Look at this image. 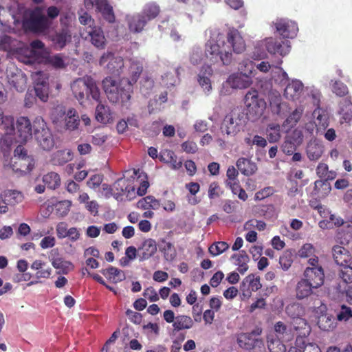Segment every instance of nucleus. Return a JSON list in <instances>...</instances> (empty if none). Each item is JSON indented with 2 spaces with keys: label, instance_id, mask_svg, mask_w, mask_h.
I'll use <instances>...</instances> for the list:
<instances>
[{
  "label": "nucleus",
  "instance_id": "obj_60",
  "mask_svg": "<svg viewBox=\"0 0 352 352\" xmlns=\"http://www.w3.org/2000/svg\"><path fill=\"white\" fill-rule=\"evenodd\" d=\"M48 62L55 68H63L65 66L64 60L60 54L50 56Z\"/></svg>",
  "mask_w": 352,
  "mask_h": 352
},
{
  "label": "nucleus",
  "instance_id": "obj_8",
  "mask_svg": "<svg viewBox=\"0 0 352 352\" xmlns=\"http://www.w3.org/2000/svg\"><path fill=\"white\" fill-rule=\"evenodd\" d=\"M244 102L248 111V115L256 120L260 118L266 108V102L256 89L248 91L244 98Z\"/></svg>",
  "mask_w": 352,
  "mask_h": 352
},
{
  "label": "nucleus",
  "instance_id": "obj_58",
  "mask_svg": "<svg viewBox=\"0 0 352 352\" xmlns=\"http://www.w3.org/2000/svg\"><path fill=\"white\" fill-rule=\"evenodd\" d=\"M275 192L274 189L271 187H265L262 190L258 191L255 194V199L256 200H263L274 194Z\"/></svg>",
  "mask_w": 352,
  "mask_h": 352
},
{
  "label": "nucleus",
  "instance_id": "obj_59",
  "mask_svg": "<svg viewBox=\"0 0 352 352\" xmlns=\"http://www.w3.org/2000/svg\"><path fill=\"white\" fill-rule=\"evenodd\" d=\"M231 258L235 260L234 264L236 265L245 264V263H248L250 261L248 255L244 250L240 252L239 254H234L231 256Z\"/></svg>",
  "mask_w": 352,
  "mask_h": 352
},
{
  "label": "nucleus",
  "instance_id": "obj_54",
  "mask_svg": "<svg viewBox=\"0 0 352 352\" xmlns=\"http://www.w3.org/2000/svg\"><path fill=\"white\" fill-rule=\"evenodd\" d=\"M71 203L69 201L65 200L58 202L56 206V212L60 216H65L69 211Z\"/></svg>",
  "mask_w": 352,
  "mask_h": 352
},
{
  "label": "nucleus",
  "instance_id": "obj_16",
  "mask_svg": "<svg viewBox=\"0 0 352 352\" xmlns=\"http://www.w3.org/2000/svg\"><path fill=\"white\" fill-rule=\"evenodd\" d=\"M275 26L284 39L294 38L298 31L297 23L289 20L279 19L276 22Z\"/></svg>",
  "mask_w": 352,
  "mask_h": 352
},
{
  "label": "nucleus",
  "instance_id": "obj_25",
  "mask_svg": "<svg viewBox=\"0 0 352 352\" xmlns=\"http://www.w3.org/2000/svg\"><path fill=\"white\" fill-rule=\"evenodd\" d=\"M72 34L68 28H62L59 32L52 36V41L58 50L63 49L66 43L71 40Z\"/></svg>",
  "mask_w": 352,
  "mask_h": 352
},
{
  "label": "nucleus",
  "instance_id": "obj_42",
  "mask_svg": "<svg viewBox=\"0 0 352 352\" xmlns=\"http://www.w3.org/2000/svg\"><path fill=\"white\" fill-rule=\"evenodd\" d=\"M160 249L167 261H172L176 256V250L174 245L172 243L166 241L164 239L161 241Z\"/></svg>",
  "mask_w": 352,
  "mask_h": 352
},
{
  "label": "nucleus",
  "instance_id": "obj_6",
  "mask_svg": "<svg viewBox=\"0 0 352 352\" xmlns=\"http://www.w3.org/2000/svg\"><path fill=\"white\" fill-rule=\"evenodd\" d=\"M34 138L39 146L45 151H50L55 142L50 129L42 117H36L33 122Z\"/></svg>",
  "mask_w": 352,
  "mask_h": 352
},
{
  "label": "nucleus",
  "instance_id": "obj_3",
  "mask_svg": "<svg viewBox=\"0 0 352 352\" xmlns=\"http://www.w3.org/2000/svg\"><path fill=\"white\" fill-rule=\"evenodd\" d=\"M70 88L73 96L82 106L92 100L100 102V89L96 80L90 76L76 78L71 83Z\"/></svg>",
  "mask_w": 352,
  "mask_h": 352
},
{
  "label": "nucleus",
  "instance_id": "obj_10",
  "mask_svg": "<svg viewBox=\"0 0 352 352\" xmlns=\"http://www.w3.org/2000/svg\"><path fill=\"white\" fill-rule=\"evenodd\" d=\"M243 115L236 111H231L223 120L221 131L228 136H235L243 125Z\"/></svg>",
  "mask_w": 352,
  "mask_h": 352
},
{
  "label": "nucleus",
  "instance_id": "obj_18",
  "mask_svg": "<svg viewBox=\"0 0 352 352\" xmlns=\"http://www.w3.org/2000/svg\"><path fill=\"white\" fill-rule=\"evenodd\" d=\"M335 263L340 267L352 263V256L349 251L340 245H335L332 249Z\"/></svg>",
  "mask_w": 352,
  "mask_h": 352
},
{
  "label": "nucleus",
  "instance_id": "obj_15",
  "mask_svg": "<svg viewBox=\"0 0 352 352\" xmlns=\"http://www.w3.org/2000/svg\"><path fill=\"white\" fill-rule=\"evenodd\" d=\"M60 116H64L63 127L66 131H74L78 129L80 119L78 111L74 108H69L67 111L60 109Z\"/></svg>",
  "mask_w": 352,
  "mask_h": 352
},
{
  "label": "nucleus",
  "instance_id": "obj_31",
  "mask_svg": "<svg viewBox=\"0 0 352 352\" xmlns=\"http://www.w3.org/2000/svg\"><path fill=\"white\" fill-rule=\"evenodd\" d=\"M313 117L316 119V125L318 127V131L324 130L329 126V116L326 110L317 107L313 111Z\"/></svg>",
  "mask_w": 352,
  "mask_h": 352
},
{
  "label": "nucleus",
  "instance_id": "obj_53",
  "mask_svg": "<svg viewBox=\"0 0 352 352\" xmlns=\"http://www.w3.org/2000/svg\"><path fill=\"white\" fill-rule=\"evenodd\" d=\"M34 90L36 96L41 99V101H46L48 98L49 85H42V84L34 86Z\"/></svg>",
  "mask_w": 352,
  "mask_h": 352
},
{
  "label": "nucleus",
  "instance_id": "obj_23",
  "mask_svg": "<svg viewBox=\"0 0 352 352\" xmlns=\"http://www.w3.org/2000/svg\"><path fill=\"white\" fill-rule=\"evenodd\" d=\"M159 157L161 162L170 164V168L174 170H178L182 166V162L178 160L177 155L171 150H162Z\"/></svg>",
  "mask_w": 352,
  "mask_h": 352
},
{
  "label": "nucleus",
  "instance_id": "obj_1",
  "mask_svg": "<svg viewBox=\"0 0 352 352\" xmlns=\"http://www.w3.org/2000/svg\"><path fill=\"white\" fill-rule=\"evenodd\" d=\"M226 45L222 42L221 46L214 40H209L205 45L204 65H212L221 62L223 65H229L232 61V50L236 54H240L245 50V43L238 30L230 28L227 33Z\"/></svg>",
  "mask_w": 352,
  "mask_h": 352
},
{
  "label": "nucleus",
  "instance_id": "obj_44",
  "mask_svg": "<svg viewBox=\"0 0 352 352\" xmlns=\"http://www.w3.org/2000/svg\"><path fill=\"white\" fill-rule=\"evenodd\" d=\"M1 197L8 206H13L21 200L22 195L16 190H10L5 191Z\"/></svg>",
  "mask_w": 352,
  "mask_h": 352
},
{
  "label": "nucleus",
  "instance_id": "obj_47",
  "mask_svg": "<svg viewBox=\"0 0 352 352\" xmlns=\"http://www.w3.org/2000/svg\"><path fill=\"white\" fill-rule=\"evenodd\" d=\"M96 118L101 123L107 122L109 120L108 108L103 104H98L96 109Z\"/></svg>",
  "mask_w": 352,
  "mask_h": 352
},
{
  "label": "nucleus",
  "instance_id": "obj_11",
  "mask_svg": "<svg viewBox=\"0 0 352 352\" xmlns=\"http://www.w3.org/2000/svg\"><path fill=\"white\" fill-rule=\"evenodd\" d=\"M100 66H105L109 74L119 76L124 67V60L111 52L104 53L99 60Z\"/></svg>",
  "mask_w": 352,
  "mask_h": 352
},
{
  "label": "nucleus",
  "instance_id": "obj_63",
  "mask_svg": "<svg viewBox=\"0 0 352 352\" xmlns=\"http://www.w3.org/2000/svg\"><path fill=\"white\" fill-rule=\"evenodd\" d=\"M182 148L188 153H195L198 149L197 144L189 140L182 144Z\"/></svg>",
  "mask_w": 352,
  "mask_h": 352
},
{
  "label": "nucleus",
  "instance_id": "obj_40",
  "mask_svg": "<svg viewBox=\"0 0 352 352\" xmlns=\"http://www.w3.org/2000/svg\"><path fill=\"white\" fill-rule=\"evenodd\" d=\"M339 114L345 121H349L352 118V103L349 98H345L339 102Z\"/></svg>",
  "mask_w": 352,
  "mask_h": 352
},
{
  "label": "nucleus",
  "instance_id": "obj_39",
  "mask_svg": "<svg viewBox=\"0 0 352 352\" xmlns=\"http://www.w3.org/2000/svg\"><path fill=\"white\" fill-rule=\"evenodd\" d=\"M97 8L102 12L103 16L109 22H113L115 16L111 6L107 3V0H98L96 2Z\"/></svg>",
  "mask_w": 352,
  "mask_h": 352
},
{
  "label": "nucleus",
  "instance_id": "obj_37",
  "mask_svg": "<svg viewBox=\"0 0 352 352\" xmlns=\"http://www.w3.org/2000/svg\"><path fill=\"white\" fill-rule=\"evenodd\" d=\"M160 206V201L153 196H146L137 203V207L142 210H157Z\"/></svg>",
  "mask_w": 352,
  "mask_h": 352
},
{
  "label": "nucleus",
  "instance_id": "obj_27",
  "mask_svg": "<svg viewBox=\"0 0 352 352\" xmlns=\"http://www.w3.org/2000/svg\"><path fill=\"white\" fill-rule=\"evenodd\" d=\"M238 170L244 175H252L257 170L256 163L252 162L250 159L240 157L236 163Z\"/></svg>",
  "mask_w": 352,
  "mask_h": 352
},
{
  "label": "nucleus",
  "instance_id": "obj_22",
  "mask_svg": "<svg viewBox=\"0 0 352 352\" xmlns=\"http://www.w3.org/2000/svg\"><path fill=\"white\" fill-rule=\"evenodd\" d=\"M303 89V84L298 80H293L288 82L285 90L284 96L289 100L298 99Z\"/></svg>",
  "mask_w": 352,
  "mask_h": 352
},
{
  "label": "nucleus",
  "instance_id": "obj_45",
  "mask_svg": "<svg viewBox=\"0 0 352 352\" xmlns=\"http://www.w3.org/2000/svg\"><path fill=\"white\" fill-rule=\"evenodd\" d=\"M248 287L252 292H256L261 288L262 285L260 283V278L255 277L251 274L246 276L242 282L243 287Z\"/></svg>",
  "mask_w": 352,
  "mask_h": 352
},
{
  "label": "nucleus",
  "instance_id": "obj_48",
  "mask_svg": "<svg viewBox=\"0 0 352 352\" xmlns=\"http://www.w3.org/2000/svg\"><path fill=\"white\" fill-rule=\"evenodd\" d=\"M280 127L278 124L270 125L267 129V138L270 142H277L280 138Z\"/></svg>",
  "mask_w": 352,
  "mask_h": 352
},
{
  "label": "nucleus",
  "instance_id": "obj_28",
  "mask_svg": "<svg viewBox=\"0 0 352 352\" xmlns=\"http://www.w3.org/2000/svg\"><path fill=\"white\" fill-rule=\"evenodd\" d=\"M87 31L90 36L91 43L98 48H104L106 44V39L102 30L100 28H89Z\"/></svg>",
  "mask_w": 352,
  "mask_h": 352
},
{
  "label": "nucleus",
  "instance_id": "obj_21",
  "mask_svg": "<svg viewBox=\"0 0 352 352\" xmlns=\"http://www.w3.org/2000/svg\"><path fill=\"white\" fill-rule=\"evenodd\" d=\"M318 288L315 287V285L302 278L296 284V297L298 300L307 298L314 294V290Z\"/></svg>",
  "mask_w": 352,
  "mask_h": 352
},
{
  "label": "nucleus",
  "instance_id": "obj_32",
  "mask_svg": "<svg viewBox=\"0 0 352 352\" xmlns=\"http://www.w3.org/2000/svg\"><path fill=\"white\" fill-rule=\"evenodd\" d=\"M306 152L310 160H318L323 153V146L316 140L311 141L307 146Z\"/></svg>",
  "mask_w": 352,
  "mask_h": 352
},
{
  "label": "nucleus",
  "instance_id": "obj_24",
  "mask_svg": "<svg viewBox=\"0 0 352 352\" xmlns=\"http://www.w3.org/2000/svg\"><path fill=\"white\" fill-rule=\"evenodd\" d=\"M138 251L140 260H146L156 252V243L153 239H148L142 243Z\"/></svg>",
  "mask_w": 352,
  "mask_h": 352
},
{
  "label": "nucleus",
  "instance_id": "obj_52",
  "mask_svg": "<svg viewBox=\"0 0 352 352\" xmlns=\"http://www.w3.org/2000/svg\"><path fill=\"white\" fill-rule=\"evenodd\" d=\"M203 60H205L204 55L200 47H195L192 49L190 54V61L193 65L200 64Z\"/></svg>",
  "mask_w": 352,
  "mask_h": 352
},
{
  "label": "nucleus",
  "instance_id": "obj_13",
  "mask_svg": "<svg viewBox=\"0 0 352 352\" xmlns=\"http://www.w3.org/2000/svg\"><path fill=\"white\" fill-rule=\"evenodd\" d=\"M265 47L270 54L284 56L289 52L291 46L288 40L269 38L265 41Z\"/></svg>",
  "mask_w": 352,
  "mask_h": 352
},
{
  "label": "nucleus",
  "instance_id": "obj_19",
  "mask_svg": "<svg viewBox=\"0 0 352 352\" xmlns=\"http://www.w3.org/2000/svg\"><path fill=\"white\" fill-rule=\"evenodd\" d=\"M9 84L17 91H23L27 87L26 75L21 70L16 69L14 72L8 75Z\"/></svg>",
  "mask_w": 352,
  "mask_h": 352
},
{
  "label": "nucleus",
  "instance_id": "obj_34",
  "mask_svg": "<svg viewBox=\"0 0 352 352\" xmlns=\"http://www.w3.org/2000/svg\"><path fill=\"white\" fill-rule=\"evenodd\" d=\"M193 320L186 315H178L176 316V320L173 324V330L179 331L182 330L190 329L193 327Z\"/></svg>",
  "mask_w": 352,
  "mask_h": 352
},
{
  "label": "nucleus",
  "instance_id": "obj_62",
  "mask_svg": "<svg viewBox=\"0 0 352 352\" xmlns=\"http://www.w3.org/2000/svg\"><path fill=\"white\" fill-rule=\"evenodd\" d=\"M314 252V248L311 243H306L302 246L298 252L300 257H309Z\"/></svg>",
  "mask_w": 352,
  "mask_h": 352
},
{
  "label": "nucleus",
  "instance_id": "obj_46",
  "mask_svg": "<svg viewBox=\"0 0 352 352\" xmlns=\"http://www.w3.org/2000/svg\"><path fill=\"white\" fill-rule=\"evenodd\" d=\"M160 12L159 6L155 3H148L145 6L142 15H144L148 21L157 17Z\"/></svg>",
  "mask_w": 352,
  "mask_h": 352
},
{
  "label": "nucleus",
  "instance_id": "obj_51",
  "mask_svg": "<svg viewBox=\"0 0 352 352\" xmlns=\"http://www.w3.org/2000/svg\"><path fill=\"white\" fill-rule=\"evenodd\" d=\"M229 245L224 241H219L212 244L208 249L212 256H217L228 249Z\"/></svg>",
  "mask_w": 352,
  "mask_h": 352
},
{
  "label": "nucleus",
  "instance_id": "obj_56",
  "mask_svg": "<svg viewBox=\"0 0 352 352\" xmlns=\"http://www.w3.org/2000/svg\"><path fill=\"white\" fill-rule=\"evenodd\" d=\"M316 174L319 177L324 179L325 181L333 179V177L328 175L329 167L328 165L324 163H320L318 165L316 168Z\"/></svg>",
  "mask_w": 352,
  "mask_h": 352
},
{
  "label": "nucleus",
  "instance_id": "obj_50",
  "mask_svg": "<svg viewBox=\"0 0 352 352\" xmlns=\"http://www.w3.org/2000/svg\"><path fill=\"white\" fill-rule=\"evenodd\" d=\"M351 265L341 266L338 272L339 277L346 283H352V267Z\"/></svg>",
  "mask_w": 352,
  "mask_h": 352
},
{
  "label": "nucleus",
  "instance_id": "obj_38",
  "mask_svg": "<svg viewBox=\"0 0 352 352\" xmlns=\"http://www.w3.org/2000/svg\"><path fill=\"white\" fill-rule=\"evenodd\" d=\"M255 213L258 217H264L266 219H271L276 216V208L272 204L256 207Z\"/></svg>",
  "mask_w": 352,
  "mask_h": 352
},
{
  "label": "nucleus",
  "instance_id": "obj_7",
  "mask_svg": "<svg viewBox=\"0 0 352 352\" xmlns=\"http://www.w3.org/2000/svg\"><path fill=\"white\" fill-rule=\"evenodd\" d=\"M50 23L40 9L36 8L30 13L29 17L22 21V28L25 32L44 33L50 27Z\"/></svg>",
  "mask_w": 352,
  "mask_h": 352
},
{
  "label": "nucleus",
  "instance_id": "obj_33",
  "mask_svg": "<svg viewBox=\"0 0 352 352\" xmlns=\"http://www.w3.org/2000/svg\"><path fill=\"white\" fill-rule=\"evenodd\" d=\"M147 23L145 16L142 14L133 16L128 19L129 30L135 33L140 32Z\"/></svg>",
  "mask_w": 352,
  "mask_h": 352
},
{
  "label": "nucleus",
  "instance_id": "obj_9",
  "mask_svg": "<svg viewBox=\"0 0 352 352\" xmlns=\"http://www.w3.org/2000/svg\"><path fill=\"white\" fill-rule=\"evenodd\" d=\"M261 333V329H257L250 333L240 334L237 338L239 346L245 350H252L254 352H265V346L264 341L258 338Z\"/></svg>",
  "mask_w": 352,
  "mask_h": 352
},
{
  "label": "nucleus",
  "instance_id": "obj_41",
  "mask_svg": "<svg viewBox=\"0 0 352 352\" xmlns=\"http://www.w3.org/2000/svg\"><path fill=\"white\" fill-rule=\"evenodd\" d=\"M43 182L47 188L56 189L60 185V177L58 173L50 172L43 177Z\"/></svg>",
  "mask_w": 352,
  "mask_h": 352
},
{
  "label": "nucleus",
  "instance_id": "obj_35",
  "mask_svg": "<svg viewBox=\"0 0 352 352\" xmlns=\"http://www.w3.org/2000/svg\"><path fill=\"white\" fill-rule=\"evenodd\" d=\"M72 153L70 151L59 150L54 153L52 156V163L56 166H63L72 160Z\"/></svg>",
  "mask_w": 352,
  "mask_h": 352
},
{
  "label": "nucleus",
  "instance_id": "obj_55",
  "mask_svg": "<svg viewBox=\"0 0 352 352\" xmlns=\"http://www.w3.org/2000/svg\"><path fill=\"white\" fill-rule=\"evenodd\" d=\"M34 85L37 86L38 85L42 84V85H48V77L43 72H37L32 75Z\"/></svg>",
  "mask_w": 352,
  "mask_h": 352
},
{
  "label": "nucleus",
  "instance_id": "obj_5",
  "mask_svg": "<svg viewBox=\"0 0 352 352\" xmlns=\"http://www.w3.org/2000/svg\"><path fill=\"white\" fill-rule=\"evenodd\" d=\"M14 118L12 116L4 115L0 108V152L9 149L16 142Z\"/></svg>",
  "mask_w": 352,
  "mask_h": 352
},
{
  "label": "nucleus",
  "instance_id": "obj_12",
  "mask_svg": "<svg viewBox=\"0 0 352 352\" xmlns=\"http://www.w3.org/2000/svg\"><path fill=\"white\" fill-rule=\"evenodd\" d=\"M14 157L19 160L15 163H19L20 167L17 170L20 171H30L34 166V160L32 155L28 154V151L23 145L20 144L14 151Z\"/></svg>",
  "mask_w": 352,
  "mask_h": 352
},
{
  "label": "nucleus",
  "instance_id": "obj_43",
  "mask_svg": "<svg viewBox=\"0 0 352 352\" xmlns=\"http://www.w3.org/2000/svg\"><path fill=\"white\" fill-rule=\"evenodd\" d=\"M228 83L232 88L243 89L250 85L248 80H245L243 76L239 74H232L229 76L227 80Z\"/></svg>",
  "mask_w": 352,
  "mask_h": 352
},
{
  "label": "nucleus",
  "instance_id": "obj_20",
  "mask_svg": "<svg viewBox=\"0 0 352 352\" xmlns=\"http://www.w3.org/2000/svg\"><path fill=\"white\" fill-rule=\"evenodd\" d=\"M212 74L213 70L211 65H204L198 74V82L207 95L209 94L212 89L210 77L212 76Z\"/></svg>",
  "mask_w": 352,
  "mask_h": 352
},
{
  "label": "nucleus",
  "instance_id": "obj_2",
  "mask_svg": "<svg viewBox=\"0 0 352 352\" xmlns=\"http://www.w3.org/2000/svg\"><path fill=\"white\" fill-rule=\"evenodd\" d=\"M143 71L142 65L133 63L129 67V78H122L118 83L112 77H107L102 80L105 94L112 103L121 102L126 105L133 93V85L135 84Z\"/></svg>",
  "mask_w": 352,
  "mask_h": 352
},
{
  "label": "nucleus",
  "instance_id": "obj_14",
  "mask_svg": "<svg viewBox=\"0 0 352 352\" xmlns=\"http://www.w3.org/2000/svg\"><path fill=\"white\" fill-rule=\"evenodd\" d=\"M15 124V122H14ZM16 133L19 138L18 142L21 143L26 142L32 138L33 124H32L28 117L21 116L17 118L16 121Z\"/></svg>",
  "mask_w": 352,
  "mask_h": 352
},
{
  "label": "nucleus",
  "instance_id": "obj_61",
  "mask_svg": "<svg viewBox=\"0 0 352 352\" xmlns=\"http://www.w3.org/2000/svg\"><path fill=\"white\" fill-rule=\"evenodd\" d=\"M302 111L295 109L286 119V122L289 124H296L302 116Z\"/></svg>",
  "mask_w": 352,
  "mask_h": 352
},
{
  "label": "nucleus",
  "instance_id": "obj_64",
  "mask_svg": "<svg viewBox=\"0 0 352 352\" xmlns=\"http://www.w3.org/2000/svg\"><path fill=\"white\" fill-rule=\"evenodd\" d=\"M143 296L151 302H155L159 300L158 294L153 287L146 288L143 293Z\"/></svg>",
  "mask_w": 352,
  "mask_h": 352
},
{
  "label": "nucleus",
  "instance_id": "obj_36",
  "mask_svg": "<svg viewBox=\"0 0 352 352\" xmlns=\"http://www.w3.org/2000/svg\"><path fill=\"white\" fill-rule=\"evenodd\" d=\"M337 322L335 318L331 315H322L318 318V325L323 331H329L334 329Z\"/></svg>",
  "mask_w": 352,
  "mask_h": 352
},
{
  "label": "nucleus",
  "instance_id": "obj_30",
  "mask_svg": "<svg viewBox=\"0 0 352 352\" xmlns=\"http://www.w3.org/2000/svg\"><path fill=\"white\" fill-rule=\"evenodd\" d=\"M269 101L272 111L274 114L282 116L284 114L282 109L285 106V104L282 102L280 94L277 91L271 92L269 95Z\"/></svg>",
  "mask_w": 352,
  "mask_h": 352
},
{
  "label": "nucleus",
  "instance_id": "obj_29",
  "mask_svg": "<svg viewBox=\"0 0 352 352\" xmlns=\"http://www.w3.org/2000/svg\"><path fill=\"white\" fill-rule=\"evenodd\" d=\"M100 272L113 283H120L126 278L125 274L122 270L113 266L102 269Z\"/></svg>",
  "mask_w": 352,
  "mask_h": 352
},
{
  "label": "nucleus",
  "instance_id": "obj_4",
  "mask_svg": "<svg viewBox=\"0 0 352 352\" xmlns=\"http://www.w3.org/2000/svg\"><path fill=\"white\" fill-rule=\"evenodd\" d=\"M298 324L295 326L296 332L295 345L291 346L287 352H321L320 347L315 343L309 342L307 337L310 333V327L303 319H300Z\"/></svg>",
  "mask_w": 352,
  "mask_h": 352
},
{
  "label": "nucleus",
  "instance_id": "obj_49",
  "mask_svg": "<svg viewBox=\"0 0 352 352\" xmlns=\"http://www.w3.org/2000/svg\"><path fill=\"white\" fill-rule=\"evenodd\" d=\"M332 91L339 97H344L349 94L347 86L340 80H335L332 84Z\"/></svg>",
  "mask_w": 352,
  "mask_h": 352
},
{
  "label": "nucleus",
  "instance_id": "obj_26",
  "mask_svg": "<svg viewBox=\"0 0 352 352\" xmlns=\"http://www.w3.org/2000/svg\"><path fill=\"white\" fill-rule=\"evenodd\" d=\"M131 180L129 179H118L113 185V194L116 196H120L124 192H134L135 187L131 184Z\"/></svg>",
  "mask_w": 352,
  "mask_h": 352
},
{
  "label": "nucleus",
  "instance_id": "obj_17",
  "mask_svg": "<svg viewBox=\"0 0 352 352\" xmlns=\"http://www.w3.org/2000/svg\"><path fill=\"white\" fill-rule=\"evenodd\" d=\"M304 279L310 282L315 287H320L324 281V273L322 267H306L303 273Z\"/></svg>",
  "mask_w": 352,
  "mask_h": 352
},
{
  "label": "nucleus",
  "instance_id": "obj_57",
  "mask_svg": "<svg viewBox=\"0 0 352 352\" xmlns=\"http://www.w3.org/2000/svg\"><path fill=\"white\" fill-rule=\"evenodd\" d=\"M352 317V310L345 305L341 307L340 311L337 314V320L339 321H346Z\"/></svg>",
  "mask_w": 352,
  "mask_h": 352
}]
</instances>
